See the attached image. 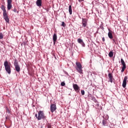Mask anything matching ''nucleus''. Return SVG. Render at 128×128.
I'll list each match as a JSON object with an SVG mask.
<instances>
[{
    "label": "nucleus",
    "mask_w": 128,
    "mask_h": 128,
    "mask_svg": "<svg viewBox=\"0 0 128 128\" xmlns=\"http://www.w3.org/2000/svg\"><path fill=\"white\" fill-rule=\"evenodd\" d=\"M14 12H16L17 10L16 8H14V10H12Z\"/></svg>",
    "instance_id": "28"
},
{
    "label": "nucleus",
    "mask_w": 128,
    "mask_h": 128,
    "mask_svg": "<svg viewBox=\"0 0 128 128\" xmlns=\"http://www.w3.org/2000/svg\"><path fill=\"white\" fill-rule=\"evenodd\" d=\"M109 32H108V36L109 38H110V40H112V38H114V36H112V31L110 30H108Z\"/></svg>",
    "instance_id": "14"
},
{
    "label": "nucleus",
    "mask_w": 128,
    "mask_h": 128,
    "mask_svg": "<svg viewBox=\"0 0 128 128\" xmlns=\"http://www.w3.org/2000/svg\"><path fill=\"white\" fill-rule=\"evenodd\" d=\"M108 76L109 78V81L108 82H110L111 83L112 82V80H114V76H112V74L111 73H109L108 74Z\"/></svg>",
    "instance_id": "13"
},
{
    "label": "nucleus",
    "mask_w": 128,
    "mask_h": 128,
    "mask_svg": "<svg viewBox=\"0 0 128 128\" xmlns=\"http://www.w3.org/2000/svg\"><path fill=\"white\" fill-rule=\"evenodd\" d=\"M0 8L3 11V16L4 20H5L6 22H9L10 18H8V13L6 12V6H4V5H2Z\"/></svg>",
    "instance_id": "1"
},
{
    "label": "nucleus",
    "mask_w": 128,
    "mask_h": 128,
    "mask_svg": "<svg viewBox=\"0 0 128 128\" xmlns=\"http://www.w3.org/2000/svg\"><path fill=\"white\" fill-rule=\"evenodd\" d=\"M77 41H78V44H80L82 45V46H84V47L86 46V44H84V42L80 38H78Z\"/></svg>",
    "instance_id": "12"
},
{
    "label": "nucleus",
    "mask_w": 128,
    "mask_h": 128,
    "mask_svg": "<svg viewBox=\"0 0 128 128\" xmlns=\"http://www.w3.org/2000/svg\"><path fill=\"white\" fill-rule=\"evenodd\" d=\"M56 40H58V36H56V34H54L53 35L54 44H56Z\"/></svg>",
    "instance_id": "15"
},
{
    "label": "nucleus",
    "mask_w": 128,
    "mask_h": 128,
    "mask_svg": "<svg viewBox=\"0 0 128 128\" xmlns=\"http://www.w3.org/2000/svg\"><path fill=\"white\" fill-rule=\"evenodd\" d=\"M48 128H52V125H50V124H48Z\"/></svg>",
    "instance_id": "27"
},
{
    "label": "nucleus",
    "mask_w": 128,
    "mask_h": 128,
    "mask_svg": "<svg viewBox=\"0 0 128 128\" xmlns=\"http://www.w3.org/2000/svg\"><path fill=\"white\" fill-rule=\"evenodd\" d=\"M84 0H78V2H84Z\"/></svg>",
    "instance_id": "32"
},
{
    "label": "nucleus",
    "mask_w": 128,
    "mask_h": 128,
    "mask_svg": "<svg viewBox=\"0 0 128 128\" xmlns=\"http://www.w3.org/2000/svg\"><path fill=\"white\" fill-rule=\"evenodd\" d=\"M73 88H74L76 92H80V86H78L76 84H73Z\"/></svg>",
    "instance_id": "11"
},
{
    "label": "nucleus",
    "mask_w": 128,
    "mask_h": 128,
    "mask_svg": "<svg viewBox=\"0 0 128 128\" xmlns=\"http://www.w3.org/2000/svg\"><path fill=\"white\" fill-rule=\"evenodd\" d=\"M12 0H7V8L8 10H10L12 8Z\"/></svg>",
    "instance_id": "7"
},
{
    "label": "nucleus",
    "mask_w": 128,
    "mask_h": 128,
    "mask_svg": "<svg viewBox=\"0 0 128 128\" xmlns=\"http://www.w3.org/2000/svg\"><path fill=\"white\" fill-rule=\"evenodd\" d=\"M126 80H128V76H126L124 78L122 84V86L124 88L126 86Z\"/></svg>",
    "instance_id": "10"
},
{
    "label": "nucleus",
    "mask_w": 128,
    "mask_h": 128,
    "mask_svg": "<svg viewBox=\"0 0 128 128\" xmlns=\"http://www.w3.org/2000/svg\"><path fill=\"white\" fill-rule=\"evenodd\" d=\"M6 112H8V114H10V109H8V107L6 108Z\"/></svg>",
    "instance_id": "22"
},
{
    "label": "nucleus",
    "mask_w": 128,
    "mask_h": 128,
    "mask_svg": "<svg viewBox=\"0 0 128 128\" xmlns=\"http://www.w3.org/2000/svg\"><path fill=\"white\" fill-rule=\"evenodd\" d=\"M88 20L86 18H82V26H83V28H86V26H88Z\"/></svg>",
    "instance_id": "8"
},
{
    "label": "nucleus",
    "mask_w": 128,
    "mask_h": 128,
    "mask_svg": "<svg viewBox=\"0 0 128 128\" xmlns=\"http://www.w3.org/2000/svg\"><path fill=\"white\" fill-rule=\"evenodd\" d=\"M102 124H103V126H106V124H108V122L106 121V120H102Z\"/></svg>",
    "instance_id": "18"
},
{
    "label": "nucleus",
    "mask_w": 128,
    "mask_h": 128,
    "mask_svg": "<svg viewBox=\"0 0 128 128\" xmlns=\"http://www.w3.org/2000/svg\"><path fill=\"white\" fill-rule=\"evenodd\" d=\"M81 94H82V96H84V90H82Z\"/></svg>",
    "instance_id": "26"
},
{
    "label": "nucleus",
    "mask_w": 128,
    "mask_h": 128,
    "mask_svg": "<svg viewBox=\"0 0 128 128\" xmlns=\"http://www.w3.org/2000/svg\"><path fill=\"white\" fill-rule=\"evenodd\" d=\"M14 65L15 67L16 72H20V64H18V60H14Z\"/></svg>",
    "instance_id": "5"
},
{
    "label": "nucleus",
    "mask_w": 128,
    "mask_h": 128,
    "mask_svg": "<svg viewBox=\"0 0 128 128\" xmlns=\"http://www.w3.org/2000/svg\"><path fill=\"white\" fill-rule=\"evenodd\" d=\"M76 69L78 72H79V74H82V66L80 62H76Z\"/></svg>",
    "instance_id": "4"
},
{
    "label": "nucleus",
    "mask_w": 128,
    "mask_h": 128,
    "mask_svg": "<svg viewBox=\"0 0 128 128\" xmlns=\"http://www.w3.org/2000/svg\"><path fill=\"white\" fill-rule=\"evenodd\" d=\"M6 120H10V117H8V116H6Z\"/></svg>",
    "instance_id": "31"
},
{
    "label": "nucleus",
    "mask_w": 128,
    "mask_h": 128,
    "mask_svg": "<svg viewBox=\"0 0 128 128\" xmlns=\"http://www.w3.org/2000/svg\"><path fill=\"white\" fill-rule=\"evenodd\" d=\"M4 38V34H2V33L0 32V40H2Z\"/></svg>",
    "instance_id": "21"
},
{
    "label": "nucleus",
    "mask_w": 128,
    "mask_h": 128,
    "mask_svg": "<svg viewBox=\"0 0 128 128\" xmlns=\"http://www.w3.org/2000/svg\"><path fill=\"white\" fill-rule=\"evenodd\" d=\"M50 110L51 111V112H55V110H56V106L55 104H51Z\"/></svg>",
    "instance_id": "9"
},
{
    "label": "nucleus",
    "mask_w": 128,
    "mask_h": 128,
    "mask_svg": "<svg viewBox=\"0 0 128 128\" xmlns=\"http://www.w3.org/2000/svg\"><path fill=\"white\" fill-rule=\"evenodd\" d=\"M108 56L110 58H112V56H114V52H112V51H111L109 52Z\"/></svg>",
    "instance_id": "19"
},
{
    "label": "nucleus",
    "mask_w": 128,
    "mask_h": 128,
    "mask_svg": "<svg viewBox=\"0 0 128 128\" xmlns=\"http://www.w3.org/2000/svg\"><path fill=\"white\" fill-rule=\"evenodd\" d=\"M35 116H36V118H37L38 120V114H35Z\"/></svg>",
    "instance_id": "29"
},
{
    "label": "nucleus",
    "mask_w": 128,
    "mask_h": 128,
    "mask_svg": "<svg viewBox=\"0 0 128 128\" xmlns=\"http://www.w3.org/2000/svg\"><path fill=\"white\" fill-rule=\"evenodd\" d=\"M112 44H118V43L116 42V39H112Z\"/></svg>",
    "instance_id": "20"
},
{
    "label": "nucleus",
    "mask_w": 128,
    "mask_h": 128,
    "mask_svg": "<svg viewBox=\"0 0 128 128\" xmlns=\"http://www.w3.org/2000/svg\"><path fill=\"white\" fill-rule=\"evenodd\" d=\"M102 42H104L105 41L104 37L102 38Z\"/></svg>",
    "instance_id": "30"
},
{
    "label": "nucleus",
    "mask_w": 128,
    "mask_h": 128,
    "mask_svg": "<svg viewBox=\"0 0 128 128\" xmlns=\"http://www.w3.org/2000/svg\"><path fill=\"white\" fill-rule=\"evenodd\" d=\"M104 118L105 120H108V115H106L105 116V118Z\"/></svg>",
    "instance_id": "23"
},
{
    "label": "nucleus",
    "mask_w": 128,
    "mask_h": 128,
    "mask_svg": "<svg viewBox=\"0 0 128 128\" xmlns=\"http://www.w3.org/2000/svg\"><path fill=\"white\" fill-rule=\"evenodd\" d=\"M62 26H64V28H65L66 26V24L64 23V22H62Z\"/></svg>",
    "instance_id": "25"
},
{
    "label": "nucleus",
    "mask_w": 128,
    "mask_h": 128,
    "mask_svg": "<svg viewBox=\"0 0 128 128\" xmlns=\"http://www.w3.org/2000/svg\"><path fill=\"white\" fill-rule=\"evenodd\" d=\"M68 12H70V14H72V6L71 5H70L69 6Z\"/></svg>",
    "instance_id": "17"
},
{
    "label": "nucleus",
    "mask_w": 128,
    "mask_h": 128,
    "mask_svg": "<svg viewBox=\"0 0 128 128\" xmlns=\"http://www.w3.org/2000/svg\"><path fill=\"white\" fill-rule=\"evenodd\" d=\"M60 85L62 86H66V83H64V82H62Z\"/></svg>",
    "instance_id": "24"
},
{
    "label": "nucleus",
    "mask_w": 128,
    "mask_h": 128,
    "mask_svg": "<svg viewBox=\"0 0 128 128\" xmlns=\"http://www.w3.org/2000/svg\"><path fill=\"white\" fill-rule=\"evenodd\" d=\"M122 65V72H124V70L126 68V62H124V59L121 58L120 60Z\"/></svg>",
    "instance_id": "6"
},
{
    "label": "nucleus",
    "mask_w": 128,
    "mask_h": 128,
    "mask_svg": "<svg viewBox=\"0 0 128 128\" xmlns=\"http://www.w3.org/2000/svg\"><path fill=\"white\" fill-rule=\"evenodd\" d=\"M4 66L8 74H10V73L12 72V68H10V64H8V60H6L4 62Z\"/></svg>",
    "instance_id": "2"
},
{
    "label": "nucleus",
    "mask_w": 128,
    "mask_h": 128,
    "mask_svg": "<svg viewBox=\"0 0 128 128\" xmlns=\"http://www.w3.org/2000/svg\"><path fill=\"white\" fill-rule=\"evenodd\" d=\"M42 0H37L36 2V4L38 6L40 7L42 6Z\"/></svg>",
    "instance_id": "16"
},
{
    "label": "nucleus",
    "mask_w": 128,
    "mask_h": 128,
    "mask_svg": "<svg viewBox=\"0 0 128 128\" xmlns=\"http://www.w3.org/2000/svg\"><path fill=\"white\" fill-rule=\"evenodd\" d=\"M46 116H44V111L40 110L38 112V120H46Z\"/></svg>",
    "instance_id": "3"
}]
</instances>
